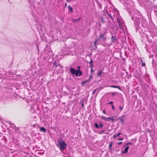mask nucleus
Masks as SVG:
<instances>
[{"instance_id": "obj_1", "label": "nucleus", "mask_w": 157, "mask_h": 157, "mask_svg": "<svg viewBox=\"0 0 157 157\" xmlns=\"http://www.w3.org/2000/svg\"><path fill=\"white\" fill-rule=\"evenodd\" d=\"M57 146L59 147L61 151L64 150L67 146V144L63 140H57L56 143Z\"/></svg>"}, {"instance_id": "obj_39", "label": "nucleus", "mask_w": 157, "mask_h": 157, "mask_svg": "<svg viewBox=\"0 0 157 157\" xmlns=\"http://www.w3.org/2000/svg\"><path fill=\"white\" fill-rule=\"evenodd\" d=\"M122 143V142H119L118 143V144L120 145V144H121Z\"/></svg>"}, {"instance_id": "obj_43", "label": "nucleus", "mask_w": 157, "mask_h": 157, "mask_svg": "<svg viewBox=\"0 0 157 157\" xmlns=\"http://www.w3.org/2000/svg\"><path fill=\"white\" fill-rule=\"evenodd\" d=\"M83 106H84V103H83H83H82V107H83Z\"/></svg>"}, {"instance_id": "obj_19", "label": "nucleus", "mask_w": 157, "mask_h": 157, "mask_svg": "<svg viewBox=\"0 0 157 157\" xmlns=\"http://www.w3.org/2000/svg\"><path fill=\"white\" fill-rule=\"evenodd\" d=\"M98 39H95V41L94 42V46H95V45H96V44L98 41Z\"/></svg>"}, {"instance_id": "obj_30", "label": "nucleus", "mask_w": 157, "mask_h": 157, "mask_svg": "<svg viewBox=\"0 0 157 157\" xmlns=\"http://www.w3.org/2000/svg\"><path fill=\"white\" fill-rule=\"evenodd\" d=\"M153 55L152 54L149 55V57L150 58H153Z\"/></svg>"}, {"instance_id": "obj_50", "label": "nucleus", "mask_w": 157, "mask_h": 157, "mask_svg": "<svg viewBox=\"0 0 157 157\" xmlns=\"http://www.w3.org/2000/svg\"><path fill=\"white\" fill-rule=\"evenodd\" d=\"M147 52H148V49H147Z\"/></svg>"}, {"instance_id": "obj_6", "label": "nucleus", "mask_w": 157, "mask_h": 157, "mask_svg": "<svg viewBox=\"0 0 157 157\" xmlns=\"http://www.w3.org/2000/svg\"><path fill=\"white\" fill-rule=\"evenodd\" d=\"M105 33H104L103 34H100L99 36V38H100L102 39V40H106V38L104 36V35H105Z\"/></svg>"}, {"instance_id": "obj_44", "label": "nucleus", "mask_w": 157, "mask_h": 157, "mask_svg": "<svg viewBox=\"0 0 157 157\" xmlns=\"http://www.w3.org/2000/svg\"><path fill=\"white\" fill-rule=\"evenodd\" d=\"M80 17H79V18L77 20V21H78L80 20Z\"/></svg>"}, {"instance_id": "obj_36", "label": "nucleus", "mask_w": 157, "mask_h": 157, "mask_svg": "<svg viewBox=\"0 0 157 157\" xmlns=\"http://www.w3.org/2000/svg\"><path fill=\"white\" fill-rule=\"evenodd\" d=\"M112 108L113 109V110H114V109H115V108H114V106H113V105H112Z\"/></svg>"}, {"instance_id": "obj_48", "label": "nucleus", "mask_w": 157, "mask_h": 157, "mask_svg": "<svg viewBox=\"0 0 157 157\" xmlns=\"http://www.w3.org/2000/svg\"><path fill=\"white\" fill-rule=\"evenodd\" d=\"M101 89H102V88H103V87H101Z\"/></svg>"}, {"instance_id": "obj_18", "label": "nucleus", "mask_w": 157, "mask_h": 157, "mask_svg": "<svg viewBox=\"0 0 157 157\" xmlns=\"http://www.w3.org/2000/svg\"><path fill=\"white\" fill-rule=\"evenodd\" d=\"M94 126L95 127L97 128H100L98 124L97 123H95L94 124Z\"/></svg>"}, {"instance_id": "obj_25", "label": "nucleus", "mask_w": 157, "mask_h": 157, "mask_svg": "<svg viewBox=\"0 0 157 157\" xmlns=\"http://www.w3.org/2000/svg\"><path fill=\"white\" fill-rule=\"evenodd\" d=\"M97 90V89H95L93 90V91L92 93V94H94V93L96 92V91Z\"/></svg>"}, {"instance_id": "obj_10", "label": "nucleus", "mask_w": 157, "mask_h": 157, "mask_svg": "<svg viewBox=\"0 0 157 157\" xmlns=\"http://www.w3.org/2000/svg\"><path fill=\"white\" fill-rule=\"evenodd\" d=\"M106 16L107 17L110 18V19L112 20H113V17H112V15H111V14H109V13H106Z\"/></svg>"}, {"instance_id": "obj_40", "label": "nucleus", "mask_w": 157, "mask_h": 157, "mask_svg": "<svg viewBox=\"0 0 157 157\" xmlns=\"http://www.w3.org/2000/svg\"><path fill=\"white\" fill-rule=\"evenodd\" d=\"M89 77H90V78H92V77H93V76H92V75H90Z\"/></svg>"}, {"instance_id": "obj_32", "label": "nucleus", "mask_w": 157, "mask_h": 157, "mask_svg": "<svg viewBox=\"0 0 157 157\" xmlns=\"http://www.w3.org/2000/svg\"><path fill=\"white\" fill-rule=\"evenodd\" d=\"M118 140H123V138H119L118 139Z\"/></svg>"}, {"instance_id": "obj_3", "label": "nucleus", "mask_w": 157, "mask_h": 157, "mask_svg": "<svg viewBox=\"0 0 157 157\" xmlns=\"http://www.w3.org/2000/svg\"><path fill=\"white\" fill-rule=\"evenodd\" d=\"M69 70L71 74L75 75L77 77L80 76L82 74V72L80 70H76L72 67H70Z\"/></svg>"}, {"instance_id": "obj_8", "label": "nucleus", "mask_w": 157, "mask_h": 157, "mask_svg": "<svg viewBox=\"0 0 157 157\" xmlns=\"http://www.w3.org/2000/svg\"><path fill=\"white\" fill-rule=\"evenodd\" d=\"M8 123L10 125L11 127L12 128H15L16 127L14 124L12 123V122L10 121H8Z\"/></svg>"}, {"instance_id": "obj_38", "label": "nucleus", "mask_w": 157, "mask_h": 157, "mask_svg": "<svg viewBox=\"0 0 157 157\" xmlns=\"http://www.w3.org/2000/svg\"><path fill=\"white\" fill-rule=\"evenodd\" d=\"M91 71L92 73L93 72H94V71L93 70L92 68H91Z\"/></svg>"}, {"instance_id": "obj_42", "label": "nucleus", "mask_w": 157, "mask_h": 157, "mask_svg": "<svg viewBox=\"0 0 157 157\" xmlns=\"http://www.w3.org/2000/svg\"><path fill=\"white\" fill-rule=\"evenodd\" d=\"M103 113H104V114H105V113H106L105 112V110H104L103 111Z\"/></svg>"}, {"instance_id": "obj_23", "label": "nucleus", "mask_w": 157, "mask_h": 157, "mask_svg": "<svg viewBox=\"0 0 157 157\" xmlns=\"http://www.w3.org/2000/svg\"><path fill=\"white\" fill-rule=\"evenodd\" d=\"M132 142H129L127 143L126 144V145H132Z\"/></svg>"}, {"instance_id": "obj_11", "label": "nucleus", "mask_w": 157, "mask_h": 157, "mask_svg": "<svg viewBox=\"0 0 157 157\" xmlns=\"http://www.w3.org/2000/svg\"><path fill=\"white\" fill-rule=\"evenodd\" d=\"M106 87H113V88H118L120 90L121 89L120 87L119 86H115L114 85H109V86L108 85V86H106Z\"/></svg>"}, {"instance_id": "obj_46", "label": "nucleus", "mask_w": 157, "mask_h": 157, "mask_svg": "<svg viewBox=\"0 0 157 157\" xmlns=\"http://www.w3.org/2000/svg\"><path fill=\"white\" fill-rule=\"evenodd\" d=\"M77 21V20H75V21Z\"/></svg>"}, {"instance_id": "obj_27", "label": "nucleus", "mask_w": 157, "mask_h": 157, "mask_svg": "<svg viewBox=\"0 0 157 157\" xmlns=\"http://www.w3.org/2000/svg\"><path fill=\"white\" fill-rule=\"evenodd\" d=\"M121 133L120 132L118 133L117 134H116V136L117 137L119 136L120 135H121Z\"/></svg>"}, {"instance_id": "obj_5", "label": "nucleus", "mask_w": 157, "mask_h": 157, "mask_svg": "<svg viewBox=\"0 0 157 157\" xmlns=\"http://www.w3.org/2000/svg\"><path fill=\"white\" fill-rule=\"evenodd\" d=\"M151 48H152L153 52H154V51L156 50L157 48L155 44L153 43L151 44Z\"/></svg>"}, {"instance_id": "obj_20", "label": "nucleus", "mask_w": 157, "mask_h": 157, "mask_svg": "<svg viewBox=\"0 0 157 157\" xmlns=\"http://www.w3.org/2000/svg\"><path fill=\"white\" fill-rule=\"evenodd\" d=\"M113 144V142H111L110 144L109 145V147L110 149H111V147H112V146Z\"/></svg>"}, {"instance_id": "obj_29", "label": "nucleus", "mask_w": 157, "mask_h": 157, "mask_svg": "<svg viewBox=\"0 0 157 157\" xmlns=\"http://www.w3.org/2000/svg\"><path fill=\"white\" fill-rule=\"evenodd\" d=\"M93 60H92V59H91L90 62H89V63H90V64H92V63H93Z\"/></svg>"}, {"instance_id": "obj_28", "label": "nucleus", "mask_w": 157, "mask_h": 157, "mask_svg": "<svg viewBox=\"0 0 157 157\" xmlns=\"http://www.w3.org/2000/svg\"><path fill=\"white\" fill-rule=\"evenodd\" d=\"M141 62H142L141 65L142 66H144L145 65V64L144 63H142V61H141Z\"/></svg>"}, {"instance_id": "obj_17", "label": "nucleus", "mask_w": 157, "mask_h": 157, "mask_svg": "<svg viewBox=\"0 0 157 157\" xmlns=\"http://www.w3.org/2000/svg\"><path fill=\"white\" fill-rule=\"evenodd\" d=\"M116 117V116H114L113 117H112L111 120H112V122H113L114 121H116V120L114 118V117Z\"/></svg>"}, {"instance_id": "obj_45", "label": "nucleus", "mask_w": 157, "mask_h": 157, "mask_svg": "<svg viewBox=\"0 0 157 157\" xmlns=\"http://www.w3.org/2000/svg\"><path fill=\"white\" fill-rule=\"evenodd\" d=\"M87 82V81H85V82H83V83H86Z\"/></svg>"}, {"instance_id": "obj_14", "label": "nucleus", "mask_w": 157, "mask_h": 157, "mask_svg": "<svg viewBox=\"0 0 157 157\" xmlns=\"http://www.w3.org/2000/svg\"><path fill=\"white\" fill-rule=\"evenodd\" d=\"M46 129L44 128L43 127H42L40 128V131H43L44 132H46Z\"/></svg>"}, {"instance_id": "obj_24", "label": "nucleus", "mask_w": 157, "mask_h": 157, "mask_svg": "<svg viewBox=\"0 0 157 157\" xmlns=\"http://www.w3.org/2000/svg\"><path fill=\"white\" fill-rule=\"evenodd\" d=\"M105 130H101V131L100 132V134H102V133H103L104 132H105Z\"/></svg>"}, {"instance_id": "obj_15", "label": "nucleus", "mask_w": 157, "mask_h": 157, "mask_svg": "<svg viewBox=\"0 0 157 157\" xmlns=\"http://www.w3.org/2000/svg\"><path fill=\"white\" fill-rule=\"evenodd\" d=\"M68 8L70 12H72L73 11L72 8L70 5H69L68 6Z\"/></svg>"}, {"instance_id": "obj_26", "label": "nucleus", "mask_w": 157, "mask_h": 157, "mask_svg": "<svg viewBox=\"0 0 157 157\" xmlns=\"http://www.w3.org/2000/svg\"><path fill=\"white\" fill-rule=\"evenodd\" d=\"M116 93L115 92H112L111 93V95L112 96H113L116 94Z\"/></svg>"}, {"instance_id": "obj_13", "label": "nucleus", "mask_w": 157, "mask_h": 157, "mask_svg": "<svg viewBox=\"0 0 157 157\" xmlns=\"http://www.w3.org/2000/svg\"><path fill=\"white\" fill-rule=\"evenodd\" d=\"M125 117V115H123L121 117V118H120V121L121 122V124H122L124 121V119L123 118H122V117Z\"/></svg>"}, {"instance_id": "obj_41", "label": "nucleus", "mask_w": 157, "mask_h": 157, "mask_svg": "<svg viewBox=\"0 0 157 157\" xmlns=\"http://www.w3.org/2000/svg\"><path fill=\"white\" fill-rule=\"evenodd\" d=\"M101 20H102V22H103L104 23V22H105V21H104V20H103V18H101Z\"/></svg>"}, {"instance_id": "obj_47", "label": "nucleus", "mask_w": 157, "mask_h": 157, "mask_svg": "<svg viewBox=\"0 0 157 157\" xmlns=\"http://www.w3.org/2000/svg\"><path fill=\"white\" fill-rule=\"evenodd\" d=\"M140 17H141V18H143V17H142V16H140Z\"/></svg>"}, {"instance_id": "obj_34", "label": "nucleus", "mask_w": 157, "mask_h": 157, "mask_svg": "<svg viewBox=\"0 0 157 157\" xmlns=\"http://www.w3.org/2000/svg\"><path fill=\"white\" fill-rule=\"evenodd\" d=\"M116 137H117L116 136V134H115L113 136V138H115Z\"/></svg>"}, {"instance_id": "obj_35", "label": "nucleus", "mask_w": 157, "mask_h": 157, "mask_svg": "<svg viewBox=\"0 0 157 157\" xmlns=\"http://www.w3.org/2000/svg\"><path fill=\"white\" fill-rule=\"evenodd\" d=\"M81 68V67L80 66H78L77 67V68L78 69V70H79L80 68Z\"/></svg>"}, {"instance_id": "obj_12", "label": "nucleus", "mask_w": 157, "mask_h": 157, "mask_svg": "<svg viewBox=\"0 0 157 157\" xmlns=\"http://www.w3.org/2000/svg\"><path fill=\"white\" fill-rule=\"evenodd\" d=\"M103 73V70H100L98 71V77L101 76V74H102Z\"/></svg>"}, {"instance_id": "obj_16", "label": "nucleus", "mask_w": 157, "mask_h": 157, "mask_svg": "<svg viewBox=\"0 0 157 157\" xmlns=\"http://www.w3.org/2000/svg\"><path fill=\"white\" fill-rule=\"evenodd\" d=\"M101 119H104V120L105 121H107V117H105L102 116L101 117Z\"/></svg>"}, {"instance_id": "obj_9", "label": "nucleus", "mask_w": 157, "mask_h": 157, "mask_svg": "<svg viewBox=\"0 0 157 157\" xmlns=\"http://www.w3.org/2000/svg\"><path fill=\"white\" fill-rule=\"evenodd\" d=\"M111 39L113 42H116L117 41L116 37L115 36H112Z\"/></svg>"}, {"instance_id": "obj_21", "label": "nucleus", "mask_w": 157, "mask_h": 157, "mask_svg": "<svg viewBox=\"0 0 157 157\" xmlns=\"http://www.w3.org/2000/svg\"><path fill=\"white\" fill-rule=\"evenodd\" d=\"M119 109L121 111L123 110V106H119Z\"/></svg>"}, {"instance_id": "obj_33", "label": "nucleus", "mask_w": 157, "mask_h": 157, "mask_svg": "<svg viewBox=\"0 0 157 157\" xmlns=\"http://www.w3.org/2000/svg\"><path fill=\"white\" fill-rule=\"evenodd\" d=\"M93 67V64L90 65V67L92 68Z\"/></svg>"}, {"instance_id": "obj_2", "label": "nucleus", "mask_w": 157, "mask_h": 157, "mask_svg": "<svg viewBox=\"0 0 157 157\" xmlns=\"http://www.w3.org/2000/svg\"><path fill=\"white\" fill-rule=\"evenodd\" d=\"M132 19L134 21V24L136 27V30L138 31L140 29V18L139 17H137L134 16H132Z\"/></svg>"}, {"instance_id": "obj_49", "label": "nucleus", "mask_w": 157, "mask_h": 157, "mask_svg": "<svg viewBox=\"0 0 157 157\" xmlns=\"http://www.w3.org/2000/svg\"><path fill=\"white\" fill-rule=\"evenodd\" d=\"M98 91L97 92V94H98Z\"/></svg>"}, {"instance_id": "obj_7", "label": "nucleus", "mask_w": 157, "mask_h": 157, "mask_svg": "<svg viewBox=\"0 0 157 157\" xmlns=\"http://www.w3.org/2000/svg\"><path fill=\"white\" fill-rule=\"evenodd\" d=\"M129 148V147L128 146H127L125 148L124 151L121 152V153L122 154H124L127 153L128 151Z\"/></svg>"}, {"instance_id": "obj_22", "label": "nucleus", "mask_w": 157, "mask_h": 157, "mask_svg": "<svg viewBox=\"0 0 157 157\" xmlns=\"http://www.w3.org/2000/svg\"><path fill=\"white\" fill-rule=\"evenodd\" d=\"M99 124H100L99 127L100 128H101L104 126V125L101 124L100 122H99Z\"/></svg>"}, {"instance_id": "obj_31", "label": "nucleus", "mask_w": 157, "mask_h": 157, "mask_svg": "<svg viewBox=\"0 0 157 157\" xmlns=\"http://www.w3.org/2000/svg\"><path fill=\"white\" fill-rule=\"evenodd\" d=\"M113 101H110L109 102H108L107 103L109 104H113Z\"/></svg>"}, {"instance_id": "obj_4", "label": "nucleus", "mask_w": 157, "mask_h": 157, "mask_svg": "<svg viewBox=\"0 0 157 157\" xmlns=\"http://www.w3.org/2000/svg\"><path fill=\"white\" fill-rule=\"evenodd\" d=\"M117 21L118 23L120 28L121 29H123V25L122 24V21H121L119 18H117Z\"/></svg>"}, {"instance_id": "obj_37", "label": "nucleus", "mask_w": 157, "mask_h": 157, "mask_svg": "<svg viewBox=\"0 0 157 157\" xmlns=\"http://www.w3.org/2000/svg\"><path fill=\"white\" fill-rule=\"evenodd\" d=\"M111 117H107V120H108V119L111 120Z\"/></svg>"}]
</instances>
